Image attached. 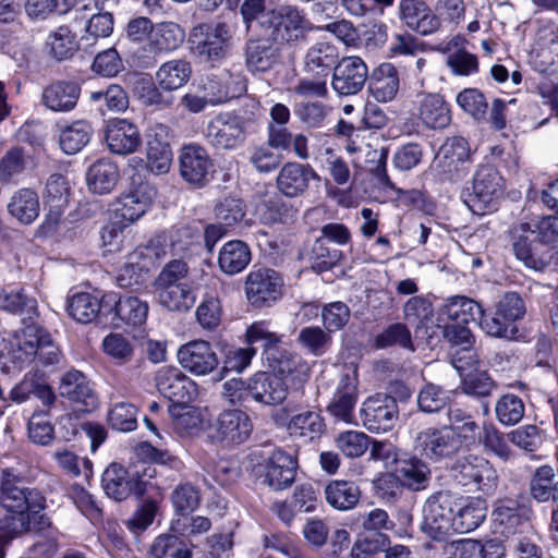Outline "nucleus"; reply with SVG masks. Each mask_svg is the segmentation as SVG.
Wrapping results in <instances>:
<instances>
[{
  "label": "nucleus",
  "mask_w": 558,
  "mask_h": 558,
  "mask_svg": "<svg viewBox=\"0 0 558 558\" xmlns=\"http://www.w3.org/2000/svg\"><path fill=\"white\" fill-rule=\"evenodd\" d=\"M159 303L169 311L186 312L195 302L187 284H170L158 287Z\"/></svg>",
  "instance_id": "obj_49"
},
{
  "label": "nucleus",
  "mask_w": 558,
  "mask_h": 558,
  "mask_svg": "<svg viewBox=\"0 0 558 558\" xmlns=\"http://www.w3.org/2000/svg\"><path fill=\"white\" fill-rule=\"evenodd\" d=\"M417 118L429 129H442L451 120L449 107L439 94H427L420 99Z\"/></svg>",
  "instance_id": "obj_37"
},
{
  "label": "nucleus",
  "mask_w": 558,
  "mask_h": 558,
  "mask_svg": "<svg viewBox=\"0 0 558 558\" xmlns=\"http://www.w3.org/2000/svg\"><path fill=\"white\" fill-rule=\"evenodd\" d=\"M184 29L174 22L157 23L153 27L146 50L154 56L169 53L178 49L184 41Z\"/></svg>",
  "instance_id": "obj_33"
},
{
  "label": "nucleus",
  "mask_w": 558,
  "mask_h": 558,
  "mask_svg": "<svg viewBox=\"0 0 558 558\" xmlns=\"http://www.w3.org/2000/svg\"><path fill=\"white\" fill-rule=\"evenodd\" d=\"M441 316L460 324L478 322L483 316V306L466 296L456 295L446 301L440 311Z\"/></svg>",
  "instance_id": "obj_44"
},
{
  "label": "nucleus",
  "mask_w": 558,
  "mask_h": 558,
  "mask_svg": "<svg viewBox=\"0 0 558 558\" xmlns=\"http://www.w3.org/2000/svg\"><path fill=\"white\" fill-rule=\"evenodd\" d=\"M480 444L484 449L504 461L513 457V452L508 446L504 434L493 424H485L480 433Z\"/></svg>",
  "instance_id": "obj_59"
},
{
  "label": "nucleus",
  "mask_w": 558,
  "mask_h": 558,
  "mask_svg": "<svg viewBox=\"0 0 558 558\" xmlns=\"http://www.w3.org/2000/svg\"><path fill=\"white\" fill-rule=\"evenodd\" d=\"M512 251L514 256L527 268L543 270L553 257V247L546 243H539L527 231H518L517 225L511 228Z\"/></svg>",
  "instance_id": "obj_14"
},
{
  "label": "nucleus",
  "mask_w": 558,
  "mask_h": 558,
  "mask_svg": "<svg viewBox=\"0 0 558 558\" xmlns=\"http://www.w3.org/2000/svg\"><path fill=\"white\" fill-rule=\"evenodd\" d=\"M486 517V506L480 498L464 499L459 497L452 533H468L481 525Z\"/></svg>",
  "instance_id": "obj_40"
},
{
  "label": "nucleus",
  "mask_w": 558,
  "mask_h": 558,
  "mask_svg": "<svg viewBox=\"0 0 558 558\" xmlns=\"http://www.w3.org/2000/svg\"><path fill=\"white\" fill-rule=\"evenodd\" d=\"M447 418L448 424L442 427L452 429L463 444L475 439L478 425L470 413L458 407H449L447 410Z\"/></svg>",
  "instance_id": "obj_53"
},
{
  "label": "nucleus",
  "mask_w": 558,
  "mask_h": 558,
  "mask_svg": "<svg viewBox=\"0 0 558 558\" xmlns=\"http://www.w3.org/2000/svg\"><path fill=\"white\" fill-rule=\"evenodd\" d=\"M337 48L325 41L311 46L304 56L303 70L315 78H326L338 63Z\"/></svg>",
  "instance_id": "obj_30"
},
{
  "label": "nucleus",
  "mask_w": 558,
  "mask_h": 558,
  "mask_svg": "<svg viewBox=\"0 0 558 558\" xmlns=\"http://www.w3.org/2000/svg\"><path fill=\"white\" fill-rule=\"evenodd\" d=\"M154 558H191L192 554L186 545L175 535L161 534L150 546Z\"/></svg>",
  "instance_id": "obj_57"
},
{
  "label": "nucleus",
  "mask_w": 558,
  "mask_h": 558,
  "mask_svg": "<svg viewBox=\"0 0 558 558\" xmlns=\"http://www.w3.org/2000/svg\"><path fill=\"white\" fill-rule=\"evenodd\" d=\"M313 29V24L300 10L293 7H284L280 11H276L271 28L268 32L272 39H280L289 45H298L305 41Z\"/></svg>",
  "instance_id": "obj_11"
},
{
  "label": "nucleus",
  "mask_w": 558,
  "mask_h": 558,
  "mask_svg": "<svg viewBox=\"0 0 558 558\" xmlns=\"http://www.w3.org/2000/svg\"><path fill=\"white\" fill-rule=\"evenodd\" d=\"M468 141L461 136L449 138L440 148L434 161V168L441 180L456 181L461 178L464 161L469 158Z\"/></svg>",
  "instance_id": "obj_19"
},
{
  "label": "nucleus",
  "mask_w": 558,
  "mask_h": 558,
  "mask_svg": "<svg viewBox=\"0 0 558 558\" xmlns=\"http://www.w3.org/2000/svg\"><path fill=\"white\" fill-rule=\"evenodd\" d=\"M359 398V374L353 365H344L339 375L328 414L336 423L356 424L354 409Z\"/></svg>",
  "instance_id": "obj_6"
},
{
  "label": "nucleus",
  "mask_w": 558,
  "mask_h": 558,
  "mask_svg": "<svg viewBox=\"0 0 558 558\" xmlns=\"http://www.w3.org/2000/svg\"><path fill=\"white\" fill-rule=\"evenodd\" d=\"M342 258V252L331 247L325 239H317L312 247L311 260L313 269L322 272L332 268Z\"/></svg>",
  "instance_id": "obj_61"
},
{
  "label": "nucleus",
  "mask_w": 558,
  "mask_h": 558,
  "mask_svg": "<svg viewBox=\"0 0 558 558\" xmlns=\"http://www.w3.org/2000/svg\"><path fill=\"white\" fill-rule=\"evenodd\" d=\"M156 190L147 182L132 186L112 204L114 219L129 226L140 219L149 208Z\"/></svg>",
  "instance_id": "obj_13"
},
{
  "label": "nucleus",
  "mask_w": 558,
  "mask_h": 558,
  "mask_svg": "<svg viewBox=\"0 0 558 558\" xmlns=\"http://www.w3.org/2000/svg\"><path fill=\"white\" fill-rule=\"evenodd\" d=\"M245 46V62L251 71L265 72L279 61V49L270 33L256 32L248 34Z\"/></svg>",
  "instance_id": "obj_20"
},
{
  "label": "nucleus",
  "mask_w": 558,
  "mask_h": 558,
  "mask_svg": "<svg viewBox=\"0 0 558 558\" xmlns=\"http://www.w3.org/2000/svg\"><path fill=\"white\" fill-rule=\"evenodd\" d=\"M325 497L332 508L345 511L353 509L357 505L361 498V490L354 482L337 480L327 484Z\"/></svg>",
  "instance_id": "obj_47"
},
{
  "label": "nucleus",
  "mask_w": 558,
  "mask_h": 558,
  "mask_svg": "<svg viewBox=\"0 0 558 558\" xmlns=\"http://www.w3.org/2000/svg\"><path fill=\"white\" fill-rule=\"evenodd\" d=\"M517 230L527 231L539 243L550 245L558 240V217L549 215L530 222H519L517 223Z\"/></svg>",
  "instance_id": "obj_55"
},
{
  "label": "nucleus",
  "mask_w": 558,
  "mask_h": 558,
  "mask_svg": "<svg viewBox=\"0 0 558 558\" xmlns=\"http://www.w3.org/2000/svg\"><path fill=\"white\" fill-rule=\"evenodd\" d=\"M70 184L66 178L60 173L51 174L46 183L44 199L49 206L47 222L57 226L62 210L69 203Z\"/></svg>",
  "instance_id": "obj_35"
},
{
  "label": "nucleus",
  "mask_w": 558,
  "mask_h": 558,
  "mask_svg": "<svg viewBox=\"0 0 558 558\" xmlns=\"http://www.w3.org/2000/svg\"><path fill=\"white\" fill-rule=\"evenodd\" d=\"M59 128V144L68 155L81 151L88 144L93 133L92 125L85 120H76Z\"/></svg>",
  "instance_id": "obj_45"
},
{
  "label": "nucleus",
  "mask_w": 558,
  "mask_h": 558,
  "mask_svg": "<svg viewBox=\"0 0 558 558\" xmlns=\"http://www.w3.org/2000/svg\"><path fill=\"white\" fill-rule=\"evenodd\" d=\"M298 342L311 354L322 356L331 344V333L320 327H305L300 330Z\"/></svg>",
  "instance_id": "obj_56"
},
{
  "label": "nucleus",
  "mask_w": 558,
  "mask_h": 558,
  "mask_svg": "<svg viewBox=\"0 0 558 558\" xmlns=\"http://www.w3.org/2000/svg\"><path fill=\"white\" fill-rule=\"evenodd\" d=\"M276 10H266L265 0H243L241 15L247 34L266 32L271 28Z\"/></svg>",
  "instance_id": "obj_46"
},
{
  "label": "nucleus",
  "mask_w": 558,
  "mask_h": 558,
  "mask_svg": "<svg viewBox=\"0 0 558 558\" xmlns=\"http://www.w3.org/2000/svg\"><path fill=\"white\" fill-rule=\"evenodd\" d=\"M505 192V181L499 171L483 165L475 171L471 189H465L462 197L466 206L476 214L493 210Z\"/></svg>",
  "instance_id": "obj_3"
},
{
  "label": "nucleus",
  "mask_w": 558,
  "mask_h": 558,
  "mask_svg": "<svg viewBox=\"0 0 558 558\" xmlns=\"http://www.w3.org/2000/svg\"><path fill=\"white\" fill-rule=\"evenodd\" d=\"M12 217L23 225L32 223L39 215V199L31 189L15 192L8 204Z\"/></svg>",
  "instance_id": "obj_48"
},
{
  "label": "nucleus",
  "mask_w": 558,
  "mask_h": 558,
  "mask_svg": "<svg viewBox=\"0 0 558 558\" xmlns=\"http://www.w3.org/2000/svg\"><path fill=\"white\" fill-rule=\"evenodd\" d=\"M46 46L49 54L58 61L72 58L78 48L75 36L68 26H59L51 32Z\"/></svg>",
  "instance_id": "obj_50"
},
{
  "label": "nucleus",
  "mask_w": 558,
  "mask_h": 558,
  "mask_svg": "<svg viewBox=\"0 0 558 558\" xmlns=\"http://www.w3.org/2000/svg\"><path fill=\"white\" fill-rule=\"evenodd\" d=\"M0 308L21 317L22 322H33L38 317L37 300L23 289L0 292Z\"/></svg>",
  "instance_id": "obj_41"
},
{
  "label": "nucleus",
  "mask_w": 558,
  "mask_h": 558,
  "mask_svg": "<svg viewBox=\"0 0 558 558\" xmlns=\"http://www.w3.org/2000/svg\"><path fill=\"white\" fill-rule=\"evenodd\" d=\"M324 422L320 415L314 411H305L291 417L288 429L291 434L314 439L324 432Z\"/></svg>",
  "instance_id": "obj_60"
},
{
  "label": "nucleus",
  "mask_w": 558,
  "mask_h": 558,
  "mask_svg": "<svg viewBox=\"0 0 558 558\" xmlns=\"http://www.w3.org/2000/svg\"><path fill=\"white\" fill-rule=\"evenodd\" d=\"M146 158L147 168L151 172L156 174L167 173L172 162V150L170 144L147 142Z\"/></svg>",
  "instance_id": "obj_64"
},
{
  "label": "nucleus",
  "mask_w": 558,
  "mask_h": 558,
  "mask_svg": "<svg viewBox=\"0 0 558 558\" xmlns=\"http://www.w3.org/2000/svg\"><path fill=\"white\" fill-rule=\"evenodd\" d=\"M493 515L499 533L505 536L507 543L513 536L529 534L532 529L527 511L523 508L499 505Z\"/></svg>",
  "instance_id": "obj_31"
},
{
  "label": "nucleus",
  "mask_w": 558,
  "mask_h": 558,
  "mask_svg": "<svg viewBox=\"0 0 558 558\" xmlns=\"http://www.w3.org/2000/svg\"><path fill=\"white\" fill-rule=\"evenodd\" d=\"M253 432L248 414L240 409L223 410L209 424L208 439L223 447L245 442Z\"/></svg>",
  "instance_id": "obj_7"
},
{
  "label": "nucleus",
  "mask_w": 558,
  "mask_h": 558,
  "mask_svg": "<svg viewBox=\"0 0 558 558\" xmlns=\"http://www.w3.org/2000/svg\"><path fill=\"white\" fill-rule=\"evenodd\" d=\"M368 76L365 62L360 57H344L333 68L331 86L341 96L362 90Z\"/></svg>",
  "instance_id": "obj_16"
},
{
  "label": "nucleus",
  "mask_w": 558,
  "mask_h": 558,
  "mask_svg": "<svg viewBox=\"0 0 558 558\" xmlns=\"http://www.w3.org/2000/svg\"><path fill=\"white\" fill-rule=\"evenodd\" d=\"M48 366L59 363L61 352L50 333L35 324L23 329L0 336V367L5 373L24 368L33 359Z\"/></svg>",
  "instance_id": "obj_2"
},
{
  "label": "nucleus",
  "mask_w": 558,
  "mask_h": 558,
  "mask_svg": "<svg viewBox=\"0 0 558 558\" xmlns=\"http://www.w3.org/2000/svg\"><path fill=\"white\" fill-rule=\"evenodd\" d=\"M177 357L181 367L194 376H206L219 365L214 347L202 339L182 344L178 349Z\"/></svg>",
  "instance_id": "obj_12"
},
{
  "label": "nucleus",
  "mask_w": 558,
  "mask_h": 558,
  "mask_svg": "<svg viewBox=\"0 0 558 558\" xmlns=\"http://www.w3.org/2000/svg\"><path fill=\"white\" fill-rule=\"evenodd\" d=\"M148 312L147 301L135 295L123 294L114 302L116 318L121 325L131 328L142 327L147 320Z\"/></svg>",
  "instance_id": "obj_38"
},
{
  "label": "nucleus",
  "mask_w": 558,
  "mask_h": 558,
  "mask_svg": "<svg viewBox=\"0 0 558 558\" xmlns=\"http://www.w3.org/2000/svg\"><path fill=\"white\" fill-rule=\"evenodd\" d=\"M119 177L117 165L109 159L95 161L86 173L89 190L98 194L111 192L118 183Z\"/></svg>",
  "instance_id": "obj_43"
},
{
  "label": "nucleus",
  "mask_w": 558,
  "mask_h": 558,
  "mask_svg": "<svg viewBox=\"0 0 558 558\" xmlns=\"http://www.w3.org/2000/svg\"><path fill=\"white\" fill-rule=\"evenodd\" d=\"M463 442L449 427H428L420 432L414 439V448L432 461H441L456 456Z\"/></svg>",
  "instance_id": "obj_8"
},
{
  "label": "nucleus",
  "mask_w": 558,
  "mask_h": 558,
  "mask_svg": "<svg viewBox=\"0 0 558 558\" xmlns=\"http://www.w3.org/2000/svg\"><path fill=\"white\" fill-rule=\"evenodd\" d=\"M0 507L4 511L0 518V538L3 542L52 529V521L45 512V494L36 487L22 485L21 478L9 469L2 470Z\"/></svg>",
  "instance_id": "obj_1"
},
{
  "label": "nucleus",
  "mask_w": 558,
  "mask_h": 558,
  "mask_svg": "<svg viewBox=\"0 0 558 558\" xmlns=\"http://www.w3.org/2000/svg\"><path fill=\"white\" fill-rule=\"evenodd\" d=\"M106 143L111 153L128 155L137 150L142 136L134 123L126 119H112L106 126Z\"/></svg>",
  "instance_id": "obj_24"
},
{
  "label": "nucleus",
  "mask_w": 558,
  "mask_h": 558,
  "mask_svg": "<svg viewBox=\"0 0 558 558\" xmlns=\"http://www.w3.org/2000/svg\"><path fill=\"white\" fill-rule=\"evenodd\" d=\"M246 135L245 120L231 112L217 114L208 122L205 136L210 145L220 149H234L242 145Z\"/></svg>",
  "instance_id": "obj_9"
},
{
  "label": "nucleus",
  "mask_w": 558,
  "mask_h": 558,
  "mask_svg": "<svg viewBox=\"0 0 558 558\" xmlns=\"http://www.w3.org/2000/svg\"><path fill=\"white\" fill-rule=\"evenodd\" d=\"M524 412L523 400L513 393L501 396L495 405L496 418L504 426L518 424L523 418Z\"/></svg>",
  "instance_id": "obj_54"
},
{
  "label": "nucleus",
  "mask_w": 558,
  "mask_h": 558,
  "mask_svg": "<svg viewBox=\"0 0 558 558\" xmlns=\"http://www.w3.org/2000/svg\"><path fill=\"white\" fill-rule=\"evenodd\" d=\"M399 17L409 28L421 35L434 33L440 24L439 19L423 0H400Z\"/></svg>",
  "instance_id": "obj_26"
},
{
  "label": "nucleus",
  "mask_w": 558,
  "mask_h": 558,
  "mask_svg": "<svg viewBox=\"0 0 558 558\" xmlns=\"http://www.w3.org/2000/svg\"><path fill=\"white\" fill-rule=\"evenodd\" d=\"M155 380L158 391L174 405L187 404L197 397L195 383L177 367H161Z\"/></svg>",
  "instance_id": "obj_15"
},
{
  "label": "nucleus",
  "mask_w": 558,
  "mask_h": 558,
  "mask_svg": "<svg viewBox=\"0 0 558 558\" xmlns=\"http://www.w3.org/2000/svg\"><path fill=\"white\" fill-rule=\"evenodd\" d=\"M360 412L363 425L373 433L392 429L399 417L396 398L380 393L368 397Z\"/></svg>",
  "instance_id": "obj_10"
},
{
  "label": "nucleus",
  "mask_w": 558,
  "mask_h": 558,
  "mask_svg": "<svg viewBox=\"0 0 558 558\" xmlns=\"http://www.w3.org/2000/svg\"><path fill=\"white\" fill-rule=\"evenodd\" d=\"M231 38V27L225 22L216 23L207 28L205 38L195 45V53L203 61L218 62L226 57Z\"/></svg>",
  "instance_id": "obj_27"
},
{
  "label": "nucleus",
  "mask_w": 558,
  "mask_h": 558,
  "mask_svg": "<svg viewBox=\"0 0 558 558\" xmlns=\"http://www.w3.org/2000/svg\"><path fill=\"white\" fill-rule=\"evenodd\" d=\"M214 213L220 225L230 227L243 220L245 204L240 198L226 196L216 204Z\"/></svg>",
  "instance_id": "obj_62"
},
{
  "label": "nucleus",
  "mask_w": 558,
  "mask_h": 558,
  "mask_svg": "<svg viewBox=\"0 0 558 558\" xmlns=\"http://www.w3.org/2000/svg\"><path fill=\"white\" fill-rule=\"evenodd\" d=\"M252 259V253L246 243L232 240L223 244L219 251L218 265L222 272L233 276L243 271Z\"/></svg>",
  "instance_id": "obj_39"
},
{
  "label": "nucleus",
  "mask_w": 558,
  "mask_h": 558,
  "mask_svg": "<svg viewBox=\"0 0 558 558\" xmlns=\"http://www.w3.org/2000/svg\"><path fill=\"white\" fill-rule=\"evenodd\" d=\"M101 348L108 356L120 365L131 362L134 356L133 343L128 337L119 332L107 335L102 340Z\"/></svg>",
  "instance_id": "obj_58"
},
{
  "label": "nucleus",
  "mask_w": 558,
  "mask_h": 558,
  "mask_svg": "<svg viewBox=\"0 0 558 558\" xmlns=\"http://www.w3.org/2000/svg\"><path fill=\"white\" fill-rule=\"evenodd\" d=\"M451 477L464 487L493 494L498 486V474L493 464L478 454L458 458L449 469Z\"/></svg>",
  "instance_id": "obj_5"
},
{
  "label": "nucleus",
  "mask_w": 558,
  "mask_h": 558,
  "mask_svg": "<svg viewBox=\"0 0 558 558\" xmlns=\"http://www.w3.org/2000/svg\"><path fill=\"white\" fill-rule=\"evenodd\" d=\"M59 395L69 401L82 405L85 410L95 409L97 396L86 375L78 369L63 373L58 386Z\"/></svg>",
  "instance_id": "obj_22"
},
{
  "label": "nucleus",
  "mask_w": 558,
  "mask_h": 558,
  "mask_svg": "<svg viewBox=\"0 0 558 558\" xmlns=\"http://www.w3.org/2000/svg\"><path fill=\"white\" fill-rule=\"evenodd\" d=\"M198 89L205 94L211 106H216L238 97L244 90V85L226 71L218 75H208Z\"/></svg>",
  "instance_id": "obj_32"
},
{
  "label": "nucleus",
  "mask_w": 558,
  "mask_h": 558,
  "mask_svg": "<svg viewBox=\"0 0 558 558\" xmlns=\"http://www.w3.org/2000/svg\"><path fill=\"white\" fill-rule=\"evenodd\" d=\"M259 219L267 225L284 222L293 216L292 207L278 195H268L256 206Z\"/></svg>",
  "instance_id": "obj_52"
},
{
  "label": "nucleus",
  "mask_w": 558,
  "mask_h": 558,
  "mask_svg": "<svg viewBox=\"0 0 558 558\" xmlns=\"http://www.w3.org/2000/svg\"><path fill=\"white\" fill-rule=\"evenodd\" d=\"M192 64L183 58L163 62L155 74L157 85L163 92H175L185 86L192 77Z\"/></svg>",
  "instance_id": "obj_34"
},
{
  "label": "nucleus",
  "mask_w": 558,
  "mask_h": 558,
  "mask_svg": "<svg viewBox=\"0 0 558 558\" xmlns=\"http://www.w3.org/2000/svg\"><path fill=\"white\" fill-rule=\"evenodd\" d=\"M317 178L308 165L289 161L278 171L276 186L288 198L301 197L307 192L311 181Z\"/></svg>",
  "instance_id": "obj_21"
},
{
  "label": "nucleus",
  "mask_w": 558,
  "mask_h": 558,
  "mask_svg": "<svg viewBox=\"0 0 558 558\" xmlns=\"http://www.w3.org/2000/svg\"><path fill=\"white\" fill-rule=\"evenodd\" d=\"M251 399L255 402L274 407L282 403L288 396V387L277 374L256 373L248 379Z\"/></svg>",
  "instance_id": "obj_23"
},
{
  "label": "nucleus",
  "mask_w": 558,
  "mask_h": 558,
  "mask_svg": "<svg viewBox=\"0 0 558 558\" xmlns=\"http://www.w3.org/2000/svg\"><path fill=\"white\" fill-rule=\"evenodd\" d=\"M399 84L397 69L390 63H383L372 74L369 90L376 100L387 102L398 94Z\"/></svg>",
  "instance_id": "obj_42"
},
{
  "label": "nucleus",
  "mask_w": 558,
  "mask_h": 558,
  "mask_svg": "<svg viewBox=\"0 0 558 558\" xmlns=\"http://www.w3.org/2000/svg\"><path fill=\"white\" fill-rule=\"evenodd\" d=\"M100 307L97 296L90 293H77L70 299L68 312L76 322L89 324L97 318Z\"/></svg>",
  "instance_id": "obj_51"
},
{
  "label": "nucleus",
  "mask_w": 558,
  "mask_h": 558,
  "mask_svg": "<svg viewBox=\"0 0 558 558\" xmlns=\"http://www.w3.org/2000/svg\"><path fill=\"white\" fill-rule=\"evenodd\" d=\"M554 477V469L549 465H542L535 470L530 483V492L535 500L546 502L551 499Z\"/></svg>",
  "instance_id": "obj_63"
},
{
  "label": "nucleus",
  "mask_w": 558,
  "mask_h": 558,
  "mask_svg": "<svg viewBox=\"0 0 558 558\" xmlns=\"http://www.w3.org/2000/svg\"><path fill=\"white\" fill-rule=\"evenodd\" d=\"M102 488L108 497L121 501L126 499L132 492L142 494L144 488L141 482H134L126 469L121 464L111 463L104 472Z\"/></svg>",
  "instance_id": "obj_28"
},
{
  "label": "nucleus",
  "mask_w": 558,
  "mask_h": 558,
  "mask_svg": "<svg viewBox=\"0 0 558 558\" xmlns=\"http://www.w3.org/2000/svg\"><path fill=\"white\" fill-rule=\"evenodd\" d=\"M396 472L403 487L414 492L428 487L432 472L425 461L417 457H410L398 461Z\"/></svg>",
  "instance_id": "obj_36"
},
{
  "label": "nucleus",
  "mask_w": 558,
  "mask_h": 558,
  "mask_svg": "<svg viewBox=\"0 0 558 558\" xmlns=\"http://www.w3.org/2000/svg\"><path fill=\"white\" fill-rule=\"evenodd\" d=\"M281 279L268 268H259L248 274L245 281L247 300L254 306L262 307L280 296Z\"/></svg>",
  "instance_id": "obj_18"
},
{
  "label": "nucleus",
  "mask_w": 558,
  "mask_h": 558,
  "mask_svg": "<svg viewBox=\"0 0 558 558\" xmlns=\"http://www.w3.org/2000/svg\"><path fill=\"white\" fill-rule=\"evenodd\" d=\"M459 497L449 490L430 495L423 507V532L433 539L442 541L452 533Z\"/></svg>",
  "instance_id": "obj_4"
},
{
  "label": "nucleus",
  "mask_w": 558,
  "mask_h": 558,
  "mask_svg": "<svg viewBox=\"0 0 558 558\" xmlns=\"http://www.w3.org/2000/svg\"><path fill=\"white\" fill-rule=\"evenodd\" d=\"M298 462L283 450H275L265 463L264 482L276 490L284 489L295 480Z\"/></svg>",
  "instance_id": "obj_25"
},
{
  "label": "nucleus",
  "mask_w": 558,
  "mask_h": 558,
  "mask_svg": "<svg viewBox=\"0 0 558 558\" xmlns=\"http://www.w3.org/2000/svg\"><path fill=\"white\" fill-rule=\"evenodd\" d=\"M80 93L77 83L57 81L44 88L41 102L51 111L69 112L76 106Z\"/></svg>",
  "instance_id": "obj_29"
},
{
  "label": "nucleus",
  "mask_w": 558,
  "mask_h": 558,
  "mask_svg": "<svg viewBox=\"0 0 558 558\" xmlns=\"http://www.w3.org/2000/svg\"><path fill=\"white\" fill-rule=\"evenodd\" d=\"M179 163L183 180L196 187H202L208 182L214 166L207 150L198 144L183 146Z\"/></svg>",
  "instance_id": "obj_17"
}]
</instances>
